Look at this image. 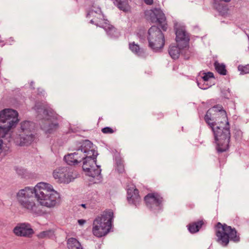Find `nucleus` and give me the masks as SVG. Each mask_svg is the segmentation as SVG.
I'll return each mask as SVG.
<instances>
[{"label": "nucleus", "mask_w": 249, "mask_h": 249, "mask_svg": "<svg viewBox=\"0 0 249 249\" xmlns=\"http://www.w3.org/2000/svg\"><path fill=\"white\" fill-rule=\"evenodd\" d=\"M101 131L104 134H112L114 132V130L109 127H104L102 129Z\"/></svg>", "instance_id": "24"}, {"label": "nucleus", "mask_w": 249, "mask_h": 249, "mask_svg": "<svg viewBox=\"0 0 249 249\" xmlns=\"http://www.w3.org/2000/svg\"><path fill=\"white\" fill-rule=\"evenodd\" d=\"M124 4H124L123 5H122V8L121 9H123V10H124V9H123Z\"/></svg>", "instance_id": "30"}, {"label": "nucleus", "mask_w": 249, "mask_h": 249, "mask_svg": "<svg viewBox=\"0 0 249 249\" xmlns=\"http://www.w3.org/2000/svg\"><path fill=\"white\" fill-rule=\"evenodd\" d=\"M176 40L178 46L182 48H188L190 36L184 26H177Z\"/></svg>", "instance_id": "14"}, {"label": "nucleus", "mask_w": 249, "mask_h": 249, "mask_svg": "<svg viewBox=\"0 0 249 249\" xmlns=\"http://www.w3.org/2000/svg\"><path fill=\"white\" fill-rule=\"evenodd\" d=\"M129 49L137 55H140L141 54V49L139 46L135 44L134 42L129 44Z\"/></svg>", "instance_id": "21"}, {"label": "nucleus", "mask_w": 249, "mask_h": 249, "mask_svg": "<svg viewBox=\"0 0 249 249\" xmlns=\"http://www.w3.org/2000/svg\"><path fill=\"white\" fill-rule=\"evenodd\" d=\"M1 59H0V64H1Z\"/></svg>", "instance_id": "31"}, {"label": "nucleus", "mask_w": 249, "mask_h": 249, "mask_svg": "<svg viewBox=\"0 0 249 249\" xmlns=\"http://www.w3.org/2000/svg\"><path fill=\"white\" fill-rule=\"evenodd\" d=\"M53 177L57 182L64 183H69L75 178L73 173L67 167L56 169L53 172Z\"/></svg>", "instance_id": "12"}, {"label": "nucleus", "mask_w": 249, "mask_h": 249, "mask_svg": "<svg viewBox=\"0 0 249 249\" xmlns=\"http://www.w3.org/2000/svg\"><path fill=\"white\" fill-rule=\"evenodd\" d=\"M145 3L148 5H151L153 2V0H144Z\"/></svg>", "instance_id": "28"}, {"label": "nucleus", "mask_w": 249, "mask_h": 249, "mask_svg": "<svg viewBox=\"0 0 249 249\" xmlns=\"http://www.w3.org/2000/svg\"><path fill=\"white\" fill-rule=\"evenodd\" d=\"M144 200L145 205L149 209L155 210L161 208L163 201L162 197L158 193H149L145 196Z\"/></svg>", "instance_id": "13"}, {"label": "nucleus", "mask_w": 249, "mask_h": 249, "mask_svg": "<svg viewBox=\"0 0 249 249\" xmlns=\"http://www.w3.org/2000/svg\"><path fill=\"white\" fill-rule=\"evenodd\" d=\"M14 233L18 236L30 237L33 233V230L28 224H18L13 230Z\"/></svg>", "instance_id": "15"}, {"label": "nucleus", "mask_w": 249, "mask_h": 249, "mask_svg": "<svg viewBox=\"0 0 249 249\" xmlns=\"http://www.w3.org/2000/svg\"><path fill=\"white\" fill-rule=\"evenodd\" d=\"M205 120L212 128L219 152L228 149L231 138L230 124L225 110L222 106H216L209 109L205 116Z\"/></svg>", "instance_id": "3"}, {"label": "nucleus", "mask_w": 249, "mask_h": 249, "mask_svg": "<svg viewBox=\"0 0 249 249\" xmlns=\"http://www.w3.org/2000/svg\"><path fill=\"white\" fill-rule=\"evenodd\" d=\"M187 48H182L181 46L171 45L169 47L168 52L171 57L174 59H178L182 51Z\"/></svg>", "instance_id": "17"}, {"label": "nucleus", "mask_w": 249, "mask_h": 249, "mask_svg": "<svg viewBox=\"0 0 249 249\" xmlns=\"http://www.w3.org/2000/svg\"><path fill=\"white\" fill-rule=\"evenodd\" d=\"M125 0H114V3L116 4L120 9H122V5L125 3Z\"/></svg>", "instance_id": "26"}, {"label": "nucleus", "mask_w": 249, "mask_h": 249, "mask_svg": "<svg viewBox=\"0 0 249 249\" xmlns=\"http://www.w3.org/2000/svg\"><path fill=\"white\" fill-rule=\"evenodd\" d=\"M204 74L205 75L202 77L204 81H207L210 78L213 77V74L211 72H208Z\"/></svg>", "instance_id": "25"}, {"label": "nucleus", "mask_w": 249, "mask_h": 249, "mask_svg": "<svg viewBox=\"0 0 249 249\" xmlns=\"http://www.w3.org/2000/svg\"><path fill=\"white\" fill-rule=\"evenodd\" d=\"M51 233H52L51 231H43L40 232L37 235V237L39 238L43 239L44 238L49 237Z\"/></svg>", "instance_id": "23"}, {"label": "nucleus", "mask_w": 249, "mask_h": 249, "mask_svg": "<svg viewBox=\"0 0 249 249\" xmlns=\"http://www.w3.org/2000/svg\"><path fill=\"white\" fill-rule=\"evenodd\" d=\"M238 70L242 74L249 73V65L239 66Z\"/></svg>", "instance_id": "22"}, {"label": "nucleus", "mask_w": 249, "mask_h": 249, "mask_svg": "<svg viewBox=\"0 0 249 249\" xmlns=\"http://www.w3.org/2000/svg\"><path fill=\"white\" fill-rule=\"evenodd\" d=\"M85 204H82V206L83 207H85Z\"/></svg>", "instance_id": "32"}, {"label": "nucleus", "mask_w": 249, "mask_h": 249, "mask_svg": "<svg viewBox=\"0 0 249 249\" xmlns=\"http://www.w3.org/2000/svg\"><path fill=\"white\" fill-rule=\"evenodd\" d=\"M87 17L90 19V23L104 29L107 33L111 37L118 36L116 29L109 24L107 19L104 18L100 9H98L97 11H90L88 13Z\"/></svg>", "instance_id": "7"}, {"label": "nucleus", "mask_w": 249, "mask_h": 249, "mask_svg": "<svg viewBox=\"0 0 249 249\" xmlns=\"http://www.w3.org/2000/svg\"><path fill=\"white\" fill-rule=\"evenodd\" d=\"M92 147V143L89 140L83 142L80 148L75 152L69 154L64 157L67 163L70 165H75L81 162L84 157L86 150Z\"/></svg>", "instance_id": "9"}, {"label": "nucleus", "mask_w": 249, "mask_h": 249, "mask_svg": "<svg viewBox=\"0 0 249 249\" xmlns=\"http://www.w3.org/2000/svg\"><path fill=\"white\" fill-rule=\"evenodd\" d=\"M69 249H83L80 243L74 238H70L67 241Z\"/></svg>", "instance_id": "18"}, {"label": "nucleus", "mask_w": 249, "mask_h": 249, "mask_svg": "<svg viewBox=\"0 0 249 249\" xmlns=\"http://www.w3.org/2000/svg\"><path fill=\"white\" fill-rule=\"evenodd\" d=\"M215 235L216 241L223 246H226L229 243V240L237 242L240 240V237L237 235V231L235 228L220 222L216 226Z\"/></svg>", "instance_id": "5"}, {"label": "nucleus", "mask_w": 249, "mask_h": 249, "mask_svg": "<svg viewBox=\"0 0 249 249\" xmlns=\"http://www.w3.org/2000/svg\"><path fill=\"white\" fill-rule=\"evenodd\" d=\"M139 190L132 187L128 189L127 191V199L129 203L137 205L141 200V197L139 194Z\"/></svg>", "instance_id": "16"}, {"label": "nucleus", "mask_w": 249, "mask_h": 249, "mask_svg": "<svg viewBox=\"0 0 249 249\" xmlns=\"http://www.w3.org/2000/svg\"><path fill=\"white\" fill-rule=\"evenodd\" d=\"M214 67L216 71L222 75H226L227 71L226 70L225 66L223 64L219 63L217 62L214 63Z\"/></svg>", "instance_id": "20"}, {"label": "nucleus", "mask_w": 249, "mask_h": 249, "mask_svg": "<svg viewBox=\"0 0 249 249\" xmlns=\"http://www.w3.org/2000/svg\"><path fill=\"white\" fill-rule=\"evenodd\" d=\"M16 172L19 175L23 176L26 172V170L22 168H17L16 169Z\"/></svg>", "instance_id": "27"}, {"label": "nucleus", "mask_w": 249, "mask_h": 249, "mask_svg": "<svg viewBox=\"0 0 249 249\" xmlns=\"http://www.w3.org/2000/svg\"><path fill=\"white\" fill-rule=\"evenodd\" d=\"M145 15L152 23H158L164 31L166 30V18L164 14L160 9L155 8L147 11L145 12Z\"/></svg>", "instance_id": "11"}, {"label": "nucleus", "mask_w": 249, "mask_h": 249, "mask_svg": "<svg viewBox=\"0 0 249 249\" xmlns=\"http://www.w3.org/2000/svg\"><path fill=\"white\" fill-rule=\"evenodd\" d=\"M203 224V220L190 223L188 226V230L191 233H196L199 230Z\"/></svg>", "instance_id": "19"}, {"label": "nucleus", "mask_w": 249, "mask_h": 249, "mask_svg": "<svg viewBox=\"0 0 249 249\" xmlns=\"http://www.w3.org/2000/svg\"><path fill=\"white\" fill-rule=\"evenodd\" d=\"M147 39L149 47L155 52L161 50L164 45V37L161 30L152 26L148 30Z\"/></svg>", "instance_id": "8"}, {"label": "nucleus", "mask_w": 249, "mask_h": 249, "mask_svg": "<svg viewBox=\"0 0 249 249\" xmlns=\"http://www.w3.org/2000/svg\"><path fill=\"white\" fill-rule=\"evenodd\" d=\"M78 222L79 225H83L85 223L86 221L83 219H79V220H78Z\"/></svg>", "instance_id": "29"}, {"label": "nucleus", "mask_w": 249, "mask_h": 249, "mask_svg": "<svg viewBox=\"0 0 249 249\" xmlns=\"http://www.w3.org/2000/svg\"><path fill=\"white\" fill-rule=\"evenodd\" d=\"M18 113L14 109L7 108L0 112V153L2 151L3 143L9 142L12 140L20 146L28 145L35 139L32 132L34 124L25 121L20 125V128L16 134L11 135L9 130L18 122Z\"/></svg>", "instance_id": "2"}, {"label": "nucleus", "mask_w": 249, "mask_h": 249, "mask_svg": "<svg viewBox=\"0 0 249 249\" xmlns=\"http://www.w3.org/2000/svg\"><path fill=\"white\" fill-rule=\"evenodd\" d=\"M1 40H0V42H1Z\"/></svg>", "instance_id": "33"}, {"label": "nucleus", "mask_w": 249, "mask_h": 249, "mask_svg": "<svg viewBox=\"0 0 249 249\" xmlns=\"http://www.w3.org/2000/svg\"><path fill=\"white\" fill-rule=\"evenodd\" d=\"M36 107H37L36 106ZM37 111L39 113L42 112L44 116L45 120V124H41L42 128L47 133H51L53 130L56 129L58 127V124L56 123H51L52 119L56 118L55 114L51 109L43 107L42 108H38L37 107Z\"/></svg>", "instance_id": "10"}, {"label": "nucleus", "mask_w": 249, "mask_h": 249, "mask_svg": "<svg viewBox=\"0 0 249 249\" xmlns=\"http://www.w3.org/2000/svg\"><path fill=\"white\" fill-rule=\"evenodd\" d=\"M85 157L82 160H84L83 164V169L87 176L95 178L98 177L101 173V170L98 165H96V159L97 155V152L93 148L92 146L86 151L85 153Z\"/></svg>", "instance_id": "6"}, {"label": "nucleus", "mask_w": 249, "mask_h": 249, "mask_svg": "<svg viewBox=\"0 0 249 249\" xmlns=\"http://www.w3.org/2000/svg\"><path fill=\"white\" fill-rule=\"evenodd\" d=\"M113 213L111 211L105 212L101 216L97 217L93 222L92 233L97 237L107 235L112 226Z\"/></svg>", "instance_id": "4"}, {"label": "nucleus", "mask_w": 249, "mask_h": 249, "mask_svg": "<svg viewBox=\"0 0 249 249\" xmlns=\"http://www.w3.org/2000/svg\"><path fill=\"white\" fill-rule=\"evenodd\" d=\"M16 197L22 209L36 215L43 213L41 206L52 208L60 201V194L51 184L44 182L19 190Z\"/></svg>", "instance_id": "1"}]
</instances>
